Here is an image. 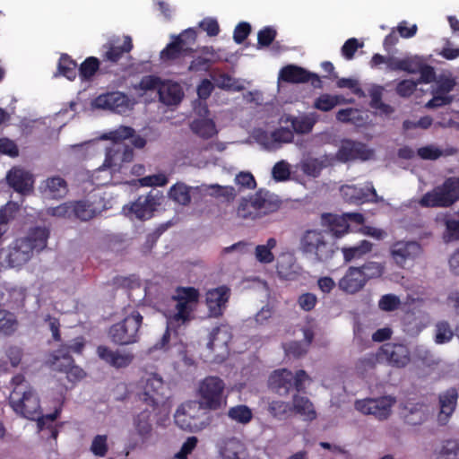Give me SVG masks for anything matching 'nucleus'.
Listing matches in <instances>:
<instances>
[{"mask_svg": "<svg viewBox=\"0 0 459 459\" xmlns=\"http://www.w3.org/2000/svg\"><path fill=\"white\" fill-rule=\"evenodd\" d=\"M272 142L268 143L267 148L275 147V143H290L294 139V134L291 130L286 127H280L271 134Z\"/></svg>", "mask_w": 459, "mask_h": 459, "instance_id": "8fccbe9b", "label": "nucleus"}, {"mask_svg": "<svg viewBox=\"0 0 459 459\" xmlns=\"http://www.w3.org/2000/svg\"><path fill=\"white\" fill-rule=\"evenodd\" d=\"M30 258L28 255L22 253L21 250L13 244L8 255V262L13 267L21 266L26 264Z\"/></svg>", "mask_w": 459, "mask_h": 459, "instance_id": "13d9d810", "label": "nucleus"}, {"mask_svg": "<svg viewBox=\"0 0 459 459\" xmlns=\"http://www.w3.org/2000/svg\"><path fill=\"white\" fill-rule=\"evenodd\" d=\"M276 239L274 238H270L267 239L265 245H258L255 247V257L257 261L263 264H270L273 262L274 255L272 252L276 247Z\"/></svg>", "mask_w": 459, "mask_h": 459, "instance_id": "37998d69", "label": "nucleus"}, {"mask_svg": "<svg viewBox=\"0 0 459 459\" xmlns=\"http://www.w3.org/2000/svg\"><path fill=\"white\" fill-rule=\"evenodd\" d=\"M400 304V299L394 294H385L382 296L378 301L379 308L385 312H392L396 310Z\"/></svg>", "mask_w": 459, "mask_h": 459, "instance_id": "5fc2aeb1", "label": "nucleus"}, {"mask_svg": "<svg viewBox=\"0 0 459 459\" xmlns=\"http://www.w3.org/2000/svg\"><path fill=\"white\" fill-rule=\"evenodd\" d=\"M213 63H215L214 58L197 56L191 61V63L188 66V71H190V72H202V71L208 72Z\"/></svg>", "mask_w": 459, "mask_h": 459, "instance_id": "6e6d98bb", "label": "nucleus"}, {"mask_svg": "<svg viewBox=\"0 0 459 459\" xmlns=\"http://www.w3.org/2000/svg\"><path fill=\"white\" fill-rule=\"evenodd\" d=\"M169 196L181 205H188L191 202L190 187L183 183H177L170 187Z\"/></svg>", "mask_w": 459, "mask_h": 459, "instance_id": "79ce46f5", "label": "nucleus"}, {"mask_svg": "<svg viewBox=\"0 0 459 459\" xmlns=\"http://www.w3.org/2000/svg\"><path fill=\"white\" fill-rule=\"evenodd\" d=\"M13 390L9 395L12 409L23 418L35 420L40 416L39 398L25 377L17 374L12 378Z\"/></svg>", "mask_w": 459, "mask_h": 459, "instance_id": "f257e3e1", "label": "nucleus"}, {"mask_svg": "<svg viewBox=\"0 0 459 459\" xmlns=\"http://www.w3.org/2000/svg\"><path fill=\"white\" fill-rule=\"evenodd\" d=\"M84 346V340L82 336L61 344L52 354L54 369L66 373L68 377L74 376L76 379H82L85 373L82 368L74 365L72 354H82Z\"/></svg>", "mask_w": 459, "mask_h": 459, "instance_id": "423d86ee", "label": "nucleus"}, {"mask_svg": "<svg viewBox=\"0 0 459 459\" xmlns=\"http://www.w3.org/2000/svg\"><path fill=\"white\" fill-rule=\"evenodd\" d=\"M428 417V407L424 403L412 404L408 413L404 414L405 421L411 425H419Z\"/></svg>", "mask_w": 459, "mask_h": 459, "instance_id": "58836bf2", "label": "nucleus"}, {"mask_svg": "<svg viewBox=\"0 0 459 459\" xmlns=\"http://www.w3.org/2000/svg\"><path fill=\"white\" fill-rule=\"evenodd\" d=\"M418 156L426 160H436L443 155L442 150L434 145H426L417 150Z\"/></svg>", "mask_w": 459, "mask_h": 459, "instance_id": "4d7b16f0", "label": "nucleus"}, {"mask_svg": "<svg viewBox=\"0 0 459 459\" xmlns=\"http://www.w3.org/2000/svg\"><path fill=\"white\" fill-rule=\"evenodd\" d=\"M434 459H459V442L455 439L444 441L440 449L435 452Z\"/></svg>", "mask_w": 459, "mask_h": 459, "instance_id": "a19ab883", "label": "nucleus"}, {"mask_svg": "<svg viewBox=\"0 0 459 459\" xmlns=\"http://www.w3.org/2000/svg\"><path fill=\"white\" fill-rule=\"evenodd\" d=\"M199 400L183 403L174 415L175 423L181 429L198 432L207 428L212 422V416Z\"/></svg>", "mask_w": 459, "mask_h": 459, "instance_id": "7ed1b4c3", "label": "nucleus"}, {"mask_svg": "<svg viewBox=\"0 0 459 459\" xmlns=\"http://www.w3.org/2000/svg\"><path fill=\"white\" fill-rule=\"evenodd\" d=\"M152 411L145 409L134 418V426L137 434L142 437L150 436L152 430Z\"/></svg>", "mask_w": 459, "mask_h": 459, "instance_id": "f704fd0d", "label": "nucleus"}, {"mask_svg": "<svg viewBox=\"0 0 459 459\" xmlns=\"http://www.w3.org/2000/svg\"><path fill=\"white\" fill-rule=\"evenodd\" d=\"M420 78L418 83H430L436 80V72L433 66L420 63L419 66Z\"/></svg>", "mask_w": 459, "mask_h": 459, "instance_id": "680f3d73", "label": "nucleus"}, {"mask_svg": "<svg viewBox=\"0 0 459 459\" xmlns=\"http://www.w3.org/2000/svg\"><path fill=\"white\" fill-rule=\"evenodd\" d=\"M299 249L316 261L325 263L333 258L338 247L326 231L307 230L300 238Z\"/></svg>", "mask_w": 459, "mask_h": 459, "instance_id": "20e7f679", "label": "nucleus"}, {"mask_svg": "<svg viewBox=\"0 0 459 459\" xmlns=\"http://www.w3.org/2000/svg\"><path fill=\"white\" fill-rule=\"evenodd\" d=\"M365 285V278L362 276L360 270L355 266L349 267L338 281L339 289L349 294L359 292Z\"/></svg>", "mask_w": 459, "mask_h": 459, "instance_id": "5701e85b", "label": "nucleus"}, {"mask_svg": "<svg viewBox=\"0 0 459 459\" xmlns=\"http://www.w3.org/2000/svg\"><path fill=\"white\" fill-rule=\"evenodd\" d=\"M91 451L97 456H104L108 452L107 436L97 435L92 440Z\"/></svg>", "mask_w": 459, "mask_h": 459, "instance_id": "0e129e2a", "label": "nucleus"}, {"mask_svg": "<svg viewBox=\"0 0 459 459\" xmlns=\"http://www.w3.org/2000/svg\"><path fill=\"white\" fill-rule=\"evenodd\" d=\"M422 251L421 245L412 240H399L390 247V255L395 264L401 268H404L407 263L413 262Z\"/></svg>", "mask_w": 459, "mask_h": 459, "instance_id": "ddd939ff", "label": "nucleus"}, {"mask_svg": "<svg viewBox=\"0 0 459 459\" xmlns=\"http://www.w3.org/2000/svg\"><path fill=\"white\" fill-rule=\"evenodd\" d=\"M395 399L391 396L366 398L355 402V409L365 415H372L379 420H386L392 411Z\"/></svg>", "mask_w": 459, "mask_h": 459, "instance_id": "9b49d317", "label": "nucleus"}, {"mask_svg": "<svg viewBox=\"0 0 459 459\" xmlns=\"http://www.w3.org/2000/svg\"><path fill=\"white\" fill-rule=\"evenodd\" d=\"M100 62L95 56L87 57L79 66L78 74L82 81H90L100 70Z\"/></svg>", "mask_w": 459, "mask_h": 459, "instance_id": "ea45409f", "label": "nucleus"}, {"mask_svg": "<svg viewBox=\"0 0 459 459\" xmlns=\"http://www.w3.org/2000/svg\"><path fill=\"white\" fill-rule=\"evenodd\" d=\"M97 354L100 359L116 368H126L134 360L132 353H120L105 345L98 346Z\"/></svg>", "mask_w": 459, "mask_h": 459, "instance_id": "4be33fe9", "label": "nucleus"}, {"mask_svg": "<svg viewBox=\"0 0 459 459\" xmlns=\"http://www.w3.org/2000/svg\"><path fill=\"white\" fill-rule=\"evenodd\" d=\"M446 231L444 238L446 241L459 240V220L449 219L445 222Z\"/></svg>", "mask_w": 459, "mask_h": 459, "instance_id": "052dcab7", "label": "nucleus"}, {"mask_svg": "<svg viewBox=\"0 0 459 459\" xmlns=\"http://www.w3.org/2000/svg\"><path fill=\"white\" fill-rule=\"evenodd\" d=\"M285 122L290 123L291 128L296 134H305L312 131L316 120L307 115H303L299 117L288 116Z\"/></svg>", "mask_w": 459, "mask_h": 459, "instance_id": "2f4dec72", "label": "nucleus"}, {"mask_svg": "<svg viewBox=\"0 0 459 459\" xmlns=\"http://www.w3.org/2000/svg\"><path fill=\"white\" fill-rule=\"evenodd\" d=\"M158 199L151 193L147 195H140L131 205V212L140 220L150 219L157 206Z\"/></svg>", "mask_w": 459, "mask_h": 459, "instance_id": "a878e982", "label": "nucleus"}, {"mask_svg": "<svg viewBox=\"0 0 459 459\" xmlns=\"http://www.w3.org/2000/svg\"><path fill=\"white\" fill-rule=\"evenodd\" d=\"M139 398L144 403L155 408L169 398V386L157 373H147L140 380Z\"/></svg>", "mask_w": 459, "mask_h": 459, "instance_id": "9d476101", "label": "nucleus"}, {"mask_svg": "<svg viewBox=\"0 0 459 459\" xmlns=\"http://www.w3.org/2000/svg\"><path fill=\"white\" fill-rule=\"evenodd\" d=\"M168 181L167 176L162 173L146 176L139 179L143 186H163L168 184Z\"/></svg>", "mask_w": 459, "mask_h": 459, "instance_id": "bf43d9fd", "label": "nucleus"}, {"mask_svg": "<svg viewBox=\"0 0 459 459\" xmlns=\"http://www.w3.org/2000/svg\"><path fill=\"white\" fill-rule=\"evenodd\" d=\"M216 86L222 90H230L235 91H240L243 90V86L239 85L238 82L231 75L222 73L215 77H212Z\"/></svg>", "mask_w": 459, "mask_h": 459, "instance_id": "de8ad7c7", "label": "nucleus"}, {"mask_svg": "<svg viewBox=\"0 0 459 459\" xmlns=\"http://www.w3.org/2000/svg\"><path fill=\"white\" fill-rule=\"evenodd\" d=\"M342 98L338 95L322 94L314 103V107L321 111H330L341 102Z\"/></svg>", "mask_w": 459, "mask_h": 459, "instance_id": "09e8293b", "label": "nucleus"}, {"mask_svg": "<svg viewBox=\"0 0 459 459\" xmlns=\"http://www.w3.org/2000/svg\"><path fill=\"white\" fill-rule=\"evenodd\" d=\"M417 85L418 82L412 80H402L396 85V93L403 98L410 97L416 90Z\"/></svg>", "mask_w": 459, "mask_h": 459, "instance_id": "338daca9", "label": "nucleus"}, {"mask_svg": "<svg viewBox=\"0 0 459 459\" xmlns=\"http://www.w3.org/2000/svg\"><path fill=\"white\" fill-rule=\"evenodd\" d=\"M230 297V290L225 285L209 290L205 294V302L212 317L222 316Z\"/></svg>", "mask_w": 459, "mask_h": 459, "instance_id": "f3484780", "label": "nucleus"}, {"mask_svg": "<svg viewBox=\"0 0 459 459\" xmlns=\"http://www.w3.org/2000/svg\"><path fill=\"white\" fill-rule=\"evenodd\" d=\"M454 336L453 330L447 321H440L436 325L435 342L438 344L448 342Z\"/></svg>", "mask_w": 459, "mask_h": 459, "instance_id": "3c124183", "label": "nucleus"}, {"mask_svg": "<svg viewBox=\"0 0 459 459\" xmlns=\"http://www.w3.org/2000/svg\"><path fill=\"white\" fill-rule=\"evenodd\" d=\"M6 178L10 186L20 194H27L33 188V177L24 169H12L8 172Z\"/></svg>", "mask_w": 459, "mask_h": 459, "instance_id": "b1692460", "label": "nucleus"}, {"mask_svg": "<svg viewBox=\"0 0 459 459\" xmlns=\"http://www.w3.org/2000/svg\"><path fill=\"white\" fill-rule=\"evenodd\" d=\"M134 48L132 38L124 36L123 43L118 44L117 40H110L103 45L105 49L101 55L103 62L117 64L125 54H128Z\"/></svg>", "mask_w": 459, "mask_h": 459, "instance_id": "6ab92c4d", "label": "nucleus"}, {"mask_svg": "<svg viewBox=\"0 0 459 459\" xmlns=\"http://www.w3.org/2000/svg\"><path fill=\"white\" fill-rule=\"evenodd\" d=\"M26 238L36 251L39 252L47 247L49 230L45 227H35L30 230Z\"/></svg>", "mask_w": 459, "mask_h": 459, "instance_id": "e433bc0d", "label": "nucleus"}, {"mask_svg": "<svg viewBox=\"0 0 459 459\" xmlns=\"http://www.w3.org/2000/svg\"><path fill=\"white\" fill-rule=\"evenodd\" d=\"M279 80L288 83H305L310 82L314 88L323 89V82L317 74L296 65L283 66L280 70Z\"/></svg>", "mask_w": 459, "mask_h": 459, "instance_id": "f8f14e48", "label": "nucleus"}, {"mask_svg": "<svg viewBox=\"0 0 459 459\" xmlns=\"http://www.w3.org/2000/svg\"><path fill=\"white\" fill-rule=\"evenodd\" d=\"M310 381V377L304 369H299L293 374L290 369L279 368L270 374L267 385L272 392L286 396L292 389L297 393L305 392V384Z\"/></svg>", "mask_w": 459, "mask_h": 459, "instance_id": "39448f33", "label": "nucleus"}, {"mask_svg": "<svg viewBox=\"0 0 459 459\" xmlns=\"http://www.w3.org/2000/svg\"><path fill=\"white\" fill-rule=\"evenodd\" d=\"M277 31L271 26L264 27L257 33V46L258 49L269 47L275 39Z\"/></svg>", "mask_w": 459, "mask_h": 459, "instance_id": "603ef678", "label": "nucleus"}, {"mask_svg": "<svg viewBox=\"0 0 459 459\" xmlns=\"http://www.w3.org/2000/svg\"><path fill=\"white\" fill-rule=\"evenodd\" d=\"M272 175L275 181H286L290 177V165L285 160H280L274 164L272 169Z\"/></svg>", "mask_w": 459, "mask_h": 459, "instance_id": "864d4df0", "label": "nucleus"}, {"mask_svg": "<svg viewBox=\"0 0 459 459\" xmlns=\"http://www.w3.org/2000/svg\"><path fill=\"white\" fill-rule=\"evenodd\" d=\"M199 290L194 287H178L172 297L177 301L176 313L170 316L169 323L184 325L191 321L199 302Z\"/></svg>", "mask_w": 459, "mask_h": 459, "instance_id": "6e6552de", "label": "nucleus"}, {"mask_svg": "<svg viewBox=\"0 0 459 459\" xmlns=\"http://www.w3.org/2000/svg\"><path fill=\"white\" fill-rule=\"evenodd\" d=\"M196 33L193 29L185 30L181 34L174 37V40L169 43L160 53V59L166 63L174 61L186 52L185 45L195 41Z\"/></svg>", "mask_w": 459, "mask_h": 459, "instance_id": "4468645a", "label": "nucleus"}, {"mask_svg": "<svg viewBox=\"0 0 459 459\" xmlns=\"http://www.w3.org/2000/svg\"><path fill=\"white\" fill-rule=\"evenodd\" d=\"M123 142L112 143L106 149V157L103 166L108 169L122 166Z\"/></svg>", "mask_w": 459, "mask_h": 459, "instance_id": "c9c22d12", "label": "nucleus"}, {"mask_svg": "<svg viewBox=\"0 0 459 459\" xmlns=\"http://www.w3.org/2000/svg\"><path fill=\"white\" fill-rule=\"evenodd\" d=\"M228 417L238 423L247 424L251 421L253 413L248 406L239 404L230 408Z\"/></svg>", "mask_w": 459, "mask_h": 459, "instance_id": "a18cd8bd", "label": "nucleus"}, {"mask_svg": "<svg viewBox=\"0 0 459 459\" xmlns=\"http://www.w3.org/2000/svg\"><path fill=\"white\" fill-rule=\"evenodd\" d=\"M459 394L455 387H450L438 395L439 413L437 416L438 422L441 425L447 423L449 418L455 412Z\"/></svg>", "mask_w": 459, "mask_h": 459, "instance_id": "412c9836", "label": "nucleus"}, {"mask_svg": "<svg viewBox=\"0 0 459 459\" xmlns=\"http://www.w3.org/2000/svg\"><path fill=\"white\" fill-rule=\"evenodd\" d=\"M369 106L377 110L381 115L389 116L394 112V108L382 101L383 88L378 86L370 91Z\"/></svg>", "mask_w": 459, "mask_h": 459, "instance_id": "4c0bfd02", "label": "nucleus"}, {"mask_svg": "<svg viewBox=\"0 0 459 459\" xmlns=\"http://www.w3.org/2000/svg\"><path fill=\"white\" fill-rule=\"evenodd\" d=\"M143 324L142 315L134 310L122 321L114 324L108 331L111 341L118 345H128L139 340V329Z\"/></svg>", "mask_w": 459, "mask_h": 459, "instance_id": "1a4fd4ad", "label": "nucleus"}, {"mask_svg": "<svg viewBox=\"0 0 459 459\" xmlns=\"http://www.w3.org/2000/svg\"><path fill=\"white\" fill-rule=\"evenodd\" d=\"M372 243L366 239L359 241L355 246L342 247L341 250L344 262L350 263L363 258L372 250Z\"/></svg>", "mask_w": 459, "mask_h": 459, "instance_id": "c85d7f7f", "label": "nucleus"}, {"mask_svg": "<svg viewBox=\"0 0 459 459\" xmlns=\"http://www.w3.org/2000/svg\"><path fill=\"white\" fill-rule=\"evenodd\" d=\"M98 108L109 109L118 114L126 113L130 109V100L119 91L107 92L98 96L93 102Z\"/></svg>", "mask_w": 459, "mask_h": 459, "instance_id": "a211bd4d", "label": "nucleus"}, {"mask_svg": "<svg viewBox=\"0 0 459 459\" xmlns=\"http://www.w3.org/2000/svg\"><path fill=\"white\" fill-rule=\"evenodd\" d=\"M251 33V25L247 22H239L234 29L233 39L237 44H241Z\"/></svg>", "mask_w": 459, "mask_h": 459, "instance_id": "e2e57ef3", "label": "nucleus"}, {"mask_svg": "<svg viewBox=\"0 0 459 459\" xmlns=\"http://www.w3.org/2000/svg\"><path fill=\"white\" fill-rule=\"evenodd\" d=\"M190 128L196 135L206 140L217 134L215 123L210 118L195 119L191 123Z\"/></svg>", "mask_w": 459, "mask_h": 459, "instance_id": "c756f323", "label": "nucleus"}, {"mask_svg": "<svg viewBox=\"0 0 459 459\" xmlns=\"http://www.w3.org/2000/svg\"><path fill=\"white\" fill-rule=\"evenodd\" d=\"M59 73L70 81H74L77 75V64L67 54H63L58 61Z\"/></svg>", "mask_w": 459, "mask_h": 459, "instance_id": "c03bdc74", "label": "nucleus"}, {"mask_svg": "<svg viewBox=\"0 0 459 459\" xmlns=\"http://www.w3.org/2000/svg\"><path fill=\"white\" fill-rule=\"evenodd\" d=\"M97 214L93 204L88 201L72 202V216L76 219L86 221L94 218Z\"/></svg>", "mask_w": 459, "mask_h": 459, "instance_id": "72a5a7b5", "label": "nucleus"}, {"mask_svg": "<svg viewBox=\"0 0 459 459\" xmlns=\"http://www.w3.org/2000/svg\"><path fill=\"white\" fill-rule=\"evenodd\" d=\"M281 202L269 191L259 189L249 198H242L237 208V215L243 220L255 221L279 210Z\"/></svg>", "mask_w": 459, "mask_h": 459, "instance_id": "f03ea898", "label": "nucleus"}, {"mask_svg": "<svg viewBox=\"0 0 459 459\" xmlns=\"http://www.w3.org/2000/svg\"><path fill=\"white\" fill-rule=\"evenodd\" d=\"M290 403L292 416L299 415L304 420L307 421H312L316 419V411L308 397L296 392L291 397Z\"/></svg>", "mask_w": 459, "mask_h": 459, "instance_id": "393cba45", "label": "nucleus"}, {"mask_svg": "<svg viewBox=\"0 0 459 459\" xmlns=\"http://www.w3.org/2000/svg\"><path fill=\"white\" fill-rule=\"evenodd\" d=\"M198 439L196 437H189L183 443L179 452L175 455L177 459H187V455H190L196 447Z\"/></svg>", "mask_w": 459, "mask_h": 459, "instance_id": "774afa93", "label": "nucleus"}, {"mask_svg": "<svg viewBox=\"0 0 459 459\" xmlns=\"http://www.w3.org/2000/svg\"><path fill=\"white\" fill-rule=\"evenodd\" d=\"M68 191L66 181L59 176L48 178L46 180L45 192L54 199L64 197Z\"/></svg>", "mask_w": 459, "mask_h": 459, "instance_id": "473e14b6", "label": "nucleus"}, {"mask_svg": "<svg viewBox=\"0 0 459 459\" xmlns=\"http://www.w3.org/2000/svg\"><path fill=\"white\" fill-rule=\"evenodd\" d=\"M340 192L345 202L350 204L376 202L377 199V191L372 185L364 188L356 186H342Z\"/></svg>", "mask_w": 459, "mask_h": 459, "instance_id": "aec40b11", "label": "nucleus"}, {"mask_svg": "<svg viewBox=\"0 0 459 459\" xmlns=\"http://www.w3.org/2000/svg\"><path fill=\"white\" fill-rule=\"evenodd\" d=\"M358 268L365 278V283H367L368 280L381 277L385 271V267L382 264L373 261L367 262Z\"/></svg>", "mask_w": 459, "mask_h": 459, "instance_id": "49530a36", "label": "nucleus"}, {"mask_svg": "<svg viewBox=\"0 0 459 459\" xmlns=\"http://www.w3.org/2000/svg\"><path fill=\"white\" fill-rule=\"evenodd\" d=\"M378 355L390 366L397 368H405L411 362V352L408 347L402 343L386 342L379 349Z\"/></svg>", "mask_w": 459, "mask_h": 459, "instance_id": "2eb2a0df", "label": "nucleus"}, {"mask_svg": "<svg viewBox=\"0 0 459 459\" xmlns=\"http://www.w3.org/2000/svg\"><path fill=\"white\" fill-rule=\"evenodd\" d=\"M336 156L342 162L355 160H368L373 156V152L362 143L346 139L342 141Z\"/></svg>", "mask_w": 459, "mask_h": 459, "instance_id": "dca6fc26", "label": "nucleus"}, {"mask_svg": "<svg viewBox=\"0 0 459 459\" xmlns=\"http://www.w3.org/2000/svg\"><path fill=\"white\" fill-rule=\"evenodd\" d=\"M268 413L277 420H286L292 416L291 403L279 399L268 403Z\"/></svg>", "mask_w": 459, "mask_h": 459, "instance_id": "7c9ffc66", "label": "nucleus"}, {"mask_svg": "<svg viewBox=\"0 0 459 459\" xmlns=\"http://www.w3.org/2000/svg\"><path fill=\"white\" fill-rule=\"evenodd\" d=\"M225 383L219 377L209 376L203 379L198 387V400L211 411H218L227 404V395L224 394Z\"/></svg>", "mask_w": 459, "mask_h": 459, "instance_id": "0eeeda50", "label": "nucleus"}, {"mask_svg": "<svg viewBox=\"0 0 459 459\" xmlns=\"http://www.w3.org/2000/svg\"><path fill=\"white\" fill-rule=\"evenodd\" d=\"M159 100L167 106L178 105L184 97V91L178 82H162L159 87Z\"/></svg>", "mask_w": 459, "mask_h": 459, "instance_id": "bb28decb", "label": "nucleus"}, {"mask_svg": "<svg viewBox=\"0 0 459 459\" xmlns=\"http://www.w3.org/2000/svg\"><path fill=\"white\" fill-rule=\"evenodd\" d=\"M163 81L158 76L155 75H145L143 76L139 82V89L147 91L157 90L159 91V87H160Z\"/></svg>", "mask_w": 459, "mask_h": 459, "instance_id": "69168bd1", "label": "nucleus"}, {"mask_svg": "<svg viewBox=\"0 0 459 459\" xmlns=\"http://www.w3.org/2000/svg\"><path fill=\"white\" fill-rule=\"evenodd\" d=\"M322 226L327 228L336 238H342L350 230V224L347 223L343 214L323 213L321 215Z\"/></svg>", "mask_w": 459, "mask_h": 459, "instance_id": "cd10ccee", "label": "nucleus"}]
</instances>
